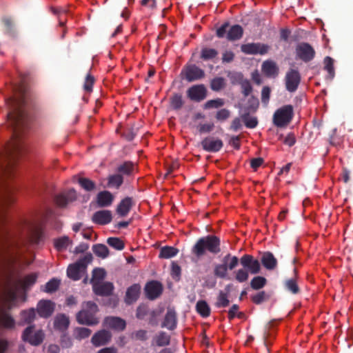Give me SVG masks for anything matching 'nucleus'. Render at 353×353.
I'll use <instances>...</instances> for the list:
<instances>
[{
    "mask_svg": "<svg viewBox=\"0 0 353 353\" xmlns=\"http://www.w3.org/2000/svg\"><path fill=\"white\" fill-rule=\"evenodd\" d=\"M6 103L8 108L7 125L12 132V138L0 150V248H17L7 226L6 209L14 202V188L8 181L14 175L16 160L26 151L21 137L28 130L29 117L25 110L26 95L24 92L8 99Z\"/></svg>",
    "mask_w": 353,
    "mask_h": 353,
    "instance_id": "nucleus-1",
    "label": "nucleus"
},
{
    "mask_svg": "<svg viewBox=\"0 0 353 353\" xmlns=\"http://www.w3.org/2000/svg\"><path fill=\"white\" fill-rule=\"evenodd\" d=\"M221 252V240L215 235H207L199 238L191 249L196 258L204 256L207 252L216 255Z\"/></svg>",
    "mask_w": 353,
    "mask_h": 353,
    "instance_id": "nucleus-2",
    "label": "nucleus"
},
{
    "mask_svg": "<svg viewBox=\"0 0 353 353\" xmlns=\"http://www.w3.org/2000/svg\"><path fill=\"white\" fill-rule=\"evenodd\" d=\"M98 305L93 301H84L81 304V310L77 313L76 319L79 324L93 326L99 324L97 316Z\"/></svg>",
    "mask_w": 353,
    "mask_h": 353,
    "instance_id": "nucleus-3",
    "label": "nucleus"
},
{
    "mask_svg": "<svg viewBox=\"0 0 353 353\" xmlns=\"http://www.w3.org/2000/svg\"><path fill=\"white\" fill-rule=\"evenodd\" d=\"M222 263L216 264L214 268V274L216 277L225 279L228 270H234L239 264V259L236 256L228 253L222 259Z\"/></svg>",
    "mask_w": 353,
    "mask_h": 353,
    "instance_id": "nucleus-4",
    "label": "nucleus"
},
{
    "mask_svg": "<svg viewBox=\"0 0 353 353\" xmlns=\"http://www.w3.org/2000/svg\"><path fill=\"white\" fill-rule=\"evenodd\" d=\"M294 116V110L292 105H285L277 109L273 115V123L278 128L287 126Z\"/></svg>",
    "mask_w": 353,
    "mask_h": 353,
    "instance_id": "nucleus-5",
    "label": "nucleus"
},
{
    "mask_svg": "<svg viewBox=\"0 0 353 353\" xmlns=\"http://www.w3.org/2000/svg\"><path fill=\"white\" fill-rule=\"evenodd\" d=\"M92 256L90 254H86L74 264L68 266L67 275L74 281H78L81 278L83 271L86 268L87 265L92 261Z\"/></svg>",
    "mask_w": 353,
    "mask_h": 353,
    "instance_id": "nucleus-6",
    "label": "nucleus"
},
{
    "mask_svg": "<svg viewBox=\"0 0 353 353\" xmlns=\"http://www.w3.org/2000/svg\"><path fill=\"white\" fill-rule=\"evenodd\" d=\"M295 54L296 59L308 63L314 59L316 52L310 43L301 42L296 46Z\"/></svg>",
    "mask_w": 353,
    "mask_h": 353,
    "instance_id": "nucleus-7",
    "label": "nucleus"
},
{
    "mask_svg": "<svg viewBox=\"0 0 353 353\" xmlns=\"http://www.w3.org/2000/svg\"><path fill=\"white\" fill-rule=\"evenodd\" d=\"M181 76L188 82H193L203 79L205 72L195 64L186 65L182 69Z\"/></svg>",
    "mask_w": 353,
    "mask_h": 353,
    "instance_id": "nucleus-8",
    "label": "nucleus"
},
{
    "mask_svg": "<svg viewBox=\"0 0 353 353\" xmlns=\"http://www.w3.org/2000/svg\"><path fill=\"white\" fill-rule=\"evenodd\" d=\"M34 325H30L23 332L21 338L23 341L29 343L30 345L37 346L43 341L44 334L41 330L34 332Z\"/></svg>",
    "mask_w": 353,
    "mask_h": 353,
    "instance_id": "nucleus-9",
    "label": "nucleus"
},
{
    "mask_svg": "<svg viewBox=\"0 0 353 353\" xmlns=\"http://www.w3.org/2000/svg\"><path fill=\"white\" fill-rule=\"evenodd\" d=\"M301 79L299 72L295 69H290L285 77L286 90L290 92H294L298 89Z\"/></svg>",
    "mask_w": 353,
    "mask_h": 353,
    "instance_id": "nucleus-10",
    "label": "nucleus"
},
{
    "mask_svg": "<svg viewBox=\"0 0 353 353\" xmlns=\"http://www.w3.org/2000/svg\"><path fill=\"white\" fill-rule=\"evenodd\" d=\"M208 90L203 84L194 85L187 90L188 98L194 102H201L207 97Z\"/></svg>",
    "mask_w": 353,
    "mask_h": 353,
    "instance_id": "nucleus-11",
    "label": "nucleus"
},
{
    "mask_svg": "<svg viewBox=\"0 0 353 353\" xmlns=\"http://www.w3.org/2000/svg\"><path fill=\"white\" fill-rule=\"evenodd\" d=\"M270 47L261 43H249L241 46V51L246 54H265L269 50Z\"/></svg>",
    "mask_w": 353,
    "mask_h": 353,
    "instance_id": "nucleus-12",
    "label": "nucleus"
},
{
    "mask_svg": "<svg viewBox=\"0 0 353 353\" xmlns=\"http://www.w3.org/2000/svg\"><path fill=\"white\" fill-rule=\"evenodd\" d=\"M201 145L206 152H217L223 147V142L221 139L207 137L201 141Z\"/></svg>",
    "mask_w": 353,
    "mask_h": 353,
    "instance_id": "nucleus-13",
    "label": "nucleus"
},
{
    "mask_svg": "<svg viewBox=\"0 0 353 353\" xmlns=\"http://www.w3.org/2000/svg\"><path fill=\"white\" fill-rule=\"evenodd\" d=\"M241 265L248 269L251 274H258L261 270V265L259 260L254 259L250 254H244L239 259Z\"/></svg>",
    "mask_w": 353,
    "mask_h": 353,
    "instance_id": "nucleus-14",
    "label": "nucleus"
},
{
    "mask_svg": "<svg viewBox=\"0 0 353 353\" xmlns=\"http://www.w3.org/2000/svg\"><path fill=\"white\" fill-rule=\"evenodd\" d=\"M55 304L50 300H40L37 305V312L41 318L48 319L54 312Z\"/></svg>",
    "mask_w": 353,
    "mask_h": 353,
    "instance_id": "nucleus-15",
    "label": "nucleus"
},
{
    "mask_svg": "<svg viewBox=\"0 0 353 353\" xmlns=\"http://www.w3.org/2000/svg\"><path fill=\"white\" fill-rule=\"evenodd\" d=\"M77 197L75 190L70 189L57 194L54 198V201L59 207L64 208L70 203L74 201Z\"/></svg>",
    "mask_w": 353,
    "mask_h": 353,
    "instance_id": "nucleus-16",
    "label": "nucleus"
},
{
    "mask_svg": "<svg viewBox=\"0 0 353 353\" xmlns=\"http://www.w3.org/2000/svg\"><path fill=\"white\" fill-rule=\"evenodd\" d=\"M112 339V334L106 330H101L92 336L91 343L94 347L107 345Z\"/></svg>",
    "mask_w": 353,
    "mask_h": 353,
    "instance_id": "nucleus-17",
    "label": "nucleus"
},
{
    "mask_svg": "<svg viewBox=\"0 0 353 353\" xmlns=\"http://www.w3.org/2000/svg\"><path fill=\"white\" fill-rule=\"evenodd\" d=\"M163 291L161 283L157 281H152L145 286V292L147 297L150 300H154L159 297Z\"/></svg>",
    "mask_w": 353,
    "mask_h": 353,
    "instance_id": "nucleus-18",
    "label": "nucleus"
},
{
    "mask_svg": "<svg viewBox=\"0 0 353 353\" xmlns=\"http://www.w3.org/2000/svg\"><path fill=\"white\" fill-rule=\"evenodd\" d=\"M92 290L95 294L101 296H108L112 294L114 285L110 282H94Z\"/></svg>",
    "mask_w": 353,
    "mask_h": 353,
    "instance_id": "nucleus-19",
    "label": "nucleus"
},
{
    "mask_svg": "<svg viewBox=\"0 0 353 353\" xmlns=\"http://www.w3.org/2000/svg\"><path fill=\"white\" fill-rule=\"evenodd\" d=\"M234 83L240 85L241 93L245 97H249L251 94L253 90L251 82L249 79L244 78L241 73H236L235 74Z\"/></svg>",
    "mask_w": 353,
    "mask_h": 353,
    "instance_id": "nucleus-20",
    "label": "nucleus"
},
{
    "mask_svg": "<svg viewBox=\"0 0 353 353\" xmlns=\"http://www.w3.org/2000/svg\"><path fill=\"white\" fill-rule=\"evenodd\" d=\"M112 212L108 210H101L94 212L92 216L93 223L104 225L110 223L112 221Z\"/></svg>",
    "mask_w": 353,
    "mask_h": 353,
    "instance_id": "nucleus-21",
    "label": "nucleus"
},
{
    "mask_svg": "<svg viewBox=\"0 0 353 353\" xmlns=\"http://www.w3.org/2000/svg\"><path fill=\"white\" fill-rule=\"evenodd\" d=\"M134 205L135 202L133 199L132 197L127 196L119 202L117 207L116 212L121 217L126 216Z\"/></svg>",
    "mask_w": 353,
    "mask_h": 353,
    "instance_id": "nucleus-22",
    "label": "nucleus"
},
{
    "mask_svg": "<svg viewBox=\"0 0 353 353\" xmlns=\"http://www.w3.org/2000/svg\"><path fill=\"white\" fill-rule=\"evenodd\" d=\"M104 324L105 326L118 331H123L126 327L125 321L117 316L105 317Z\"/></svg>",
    "mask_w": 353,
    "mask_h": 353,
    "instance_id": "nucleus-23",
    "label": "nucleus"
},
{
    "mask_svg": "<svg viewBox=\"0 0 353 353\" xmlns=\"http://www.w3.org/2000/svg\"><path fill=\"white\" fill-rule=\"evenodd\" d=\"M114 199L113 194L108 190L99 192L96 198L97 205L100 208L110 206L113 203Z\"/></svg>",
    "mask_w": 353,
    "mask_h": 353,
    "instance_id": "nucleus-24",
    "label": "nucleus"
},
{
    "mask_svg": "<svg viewBox=\"0 0 353 353\" xmlns=\"http://www.w3.org/2000/svg\"><path fill=\"white\" fill-rule=\"evenodd\" d=\"M4 27V32L8 36L15 38L17 36V31L14 19L11 17L5 16L1 19Z\"/></svg>",
    "mask_w": 353,
    "mask_h": 353,
    "instance_id": "nucleus-25",
    "label": "nucleus"
},
{
    "mask_svg": "<svg viewBox=\"0 0 353 353\" xmlns=\"http://www.w3.org/2000/svg\"><path fill=\"white\" fill-rule=\"evenodd\" d=\"M162 327H166L170 330H173L176 327V314L173 309L168 308L161 325Z\"/></svg>",
    "mask_w": 353,
    "mask_h": 353,
    "instance_id": "nucleus-26",
    "label": "nucleus"
},
{
    "mask_svg": "<svg viewBox=\"0 0 353 353\" xmlns=\"http://www.w3.org/2000/svg\"><path fill=\"white\" fill-rule=\"evenodd\" d=\"M259 106V101L256 97L250 95L247 102L240 106V112L254 113Z\"/></svg>",
    "mask_w": 353,
    "mask_h": 353,
    "instance_id": "nucleus-27",
    "label": "nucleus"
},
{
    "mask_svg": "<svg viewBox=\"0 0 353 353\" xmlns=\"http://www.w3.org/2000/svg\"><path fill=\"white\" fill-rule=\"evenodd\" d=\"M141 286L139 284H133L127 289L125 301L127 304L130 305L135 302L140 294Z\"/></svg>",
    "mask_w": 353,
    "mask_h": 353,
    "instance_id": "nucleus-28",
    "label": "nucleus"
},
{
    "mask_svg": "<svg viewBox=\"0 0 353 353\" xmlns=\"http://www.w3.org/2000/svg\"><path fill=\"white\" fill-rule=\"evenodd\" d=\"M261 261L262 265L269 270H274L277 266V260L270 252H265L262 254Z\"/></svg>",
    "mask_w": 353,
    "mask_h": 353,
    "instance_id": "nucleus-29",
    "label": "nucleus"
},
{
    "mask_svg": "<svg viewBox=\"0 0 353 353\" xmlns=\"http://www.w3.org/2000/svg\"><path fill=\"white\" fill-rule=\"evenodd\" d=\"M262 71L268 77H274L279 74V68L273 61H265L262 64Z\"/></svg>",
    "mask_w": 353,
    "mask_h": 353,
    "instance_id": "nucleus-30",
    "label": "nucleus"
},
{
    "mask_svg": "<svg viewBox=\"0 0 353 353\" xmlns=\"http://www.w3.org/2000/svg\"><path fill=\"white\" fill-rule=\"evenodd\" d=\"M243 34L242 27L239 25H234L228 29L226 38L228 41H236L242 37Z\"/></svg>",
    "mask_w": 353,
    "mask_h": 353,
    "instance_id": "nucleus-31",
    "label": "nucleus"
},
{
    "mask_svg": "<svg viewBox=\"0 0 353 353\" xmlns=\"http://www.w3.org/2000/svg\"><path fill=\"white\" fill-rule=\"evenodd\" d=\"M0 326L6 329H12L15 326L14 319L6 312H0Z\"/></svg>",
    "mask_w": 353,
    "mask_h": 353,
    "instance_id": "nucleus-32",
    "label": "nucleus"
},
{
    "mask_svg": "<svg viewBox=\"0 0 353 353\" xmlns=\"http://www.w3.org/2000/svg\"><path fill=\"white\" fill-rule=\"evenodd\" d=\"M136 168V165L132 161H125L122 164L119 165L117 170L120 174H124L127 176L132 175Z\"/></svg>",
    "mask_w": 353,
    "mask_h": 353,
    "instance_id": "nucleus-33",
    "label": "nucleus"
},
{
    "mask_svg": "<svg viewBox=\"0 0 353 353\" xmlns=\"http://www.w3.org/2000/svg\"><path fill=\"white\" fill-rule=\"evenodd\" d=\"M250 112H240L241 118L245 127L249 129L255 128L258 125V119L256 117H251Z\"/></svg>",
    "mask_w": 353,
    "mask_h": 353,
    "instance_id": "nucleus-34",
    "label": "nucleus"
},
{
    "mask_svg": "<svg viewBox=\"0 0 353 353\" xmlns=\"http://www.w3.org/2000/svg\"><path fill=\"white\" fill-rule=\"evenodd\" d=\"M70 321L68 317L63 314L57 315L54 319V325L55 328L59 330H63L68 327Z\"/></svg>",
    "mask_w": 353,
    "mask_h": 353,
    "instance_id": "nucleus-35",
    "label": "nucleus"
},
{
    "mask_svg": "<svg viewBox=\"0 0 353 353\" xmlns=\"http://www.w3.org/2000/svg\"><path fill=\"white\" fill-rule=\"evenodd\" d=\"M20 316L23 323L30 324L32 323L36 318V310L33 307L22 310L20 313Z\"/></svg>",
    "mask_w": 353,
    "mask_h": 353,
    "instance_id": "nucleus-36",
    "label": "nucleus"
},
{
    "mask_svg": "<svg viewBox=\"0 0 353 353\" xmlns=\"http://www.w3.org/2000/svg\"><path fill=\"white\" fill-rule=\"evenodd\" d=\"M228 292H224L223 290H220L219 294L216 298V301L215 303V307L217 308L226 307L230 304V301L228 299Z\"/></svg>",
    "mask_w": 353,
    "mask_h": 353,
    "instance_id": "nucleus-37",
    "label": "nucleus"
},
{
    "mask_svg": "<svg viewBox=\"0 0 353 353\" xmlns=\"http://www.w3.org/2000/svg\"><path fill=\"white\" fill-rule=\"evenodd\" d=\"M196 310L203 318L210 315V307L205 301H199L196 304Z\"/></svg>",
    "mask_w": 353,
    "mask_h": 353,
    "instance_id": "nucleus-38",
    "label": "nucleus"
},
{
    "mask_svg": "<svg viewBox=\"0 0 353 353\" xmlns=\"http://www.w3.org/2000/svg\"><path fill=\"white\" fill-rule=\"evenodd\" d=\"M179 250L172 246H164L160 250L159 257L161 259H170L176 256Z\"/></svg>",
    "mask_w": 353,
    "mask_h": 353,
    "instance_id": "nucleus-39",
    "label": "nucleus"
},
{
    "mask_svg": "<svg viewBox=\"0 0 353 353\" xmlns=\"http://www.w3.org/2000/svg\"><path fill=\"white\" fill-rule=\"evenodd\" d=\"M123 183V177L121 174H115L110 175L108 179V186L119 189Z\"/></svg>",
    "mask_w": 353,
    "mask_h": 353,
    "instance_id": "nucleus-40",
    "label": "nucleus"
},
{
    "mask_svg": "<svg viewBox=\"0 0 353 353\" xmlns=\"http://www.w3.org/2000/svg\"><path fill=\"white\" fill-rule=\"evenodd\" d=\"M37 279V274L35 273H32L26 276L23 280L19 281V283L23 290H28L36 283Z\"/></svg>",
    "mask_w": 353,
    "mask_h": 353,
    "instance_id": "nucleus-41",
    "label": "nucleus"
},
{
    "mask_svg": "<svg viewBox=\"0 0 353 353\" xmlns=\"http://www.w3.org/2000/svg\"><path fill=\"white\" fill-rule=\"evenodd\" d=\"M79 185L87 192H92L96 190L97 185L95 182L85 177H79L78 179Z\"/></svg>",
    "mask_w": 353,
    "mask_h": 353,
    "instance_id": "nucleus-42",
    "label": "nucleus"
},
{
    "mask_svg": "<svg viewBox=\"0 0 353 353\" xmlns=\"http://www.w3.org/2000/svg\"><path fill=\"white\" fill-rule=\"evenodd\" d=\"M154 341L159 347L167 346L170 343V336L161 331L154 337Z\"/></svg>",
    "mask_w": 353,
    "mask_h": 353,
    "instance_id": "nucleus-43",
    "label": "nucleus"
},
{
    "mask_svg": "<svg viewBox=\"0 0 353 353\" xmlns=\"http://www.w3.org/2000/svg\"><path fill=\"white\" fill-rule=\"evenodd\" d=\"M285 288L293 294L299 293L300 288L298 286L296 278L286 279L284 282Z\"/></svg>",
    "mask_w": 353,
    "mask_h": 353,
    "instance_id": "nucleus-44",
    "label": "nucleus"
},
{
    "mask_svg": "<svg viewBox=\"0 0 353 353\" xmlns=\"http://www.w3.org/2000/svg\"><path fill=\"white\" fill-rule=\"evenodd\" d=\"M92 250L96 256L102 259H105L109 255V249L104 244H97L93 245Z\"/></svg>",
    "mask_w": 353,
    "mask_h": 353,
    "instance_id": "nucleus-45",
    "label": "nucleus"
},
{
    "mask_svg": "<svg viewBox=\"0 0 353 353\" xmlns=\"http://www.w3.org/2000/svg\"><path fill=\"white\" fill-rule=\"evenodd\" d=\"M71 243L72 241L67 236L56 239L54 243L55 248L59 251L66 249L68 245Z\"/></svg>",
    "mask_w": 353,
    "mask_h": 353,
    "instance_id": "nucleus-46",
    "label": "nucleus"
},
{
    "mask_svg": "<svg viewBox=\"0 0 353 353\" xmlns=\"http://www.w3.org/2000/svg\"><path fill=\"white\" fill-rule=\"evenodd\" d=\"M267 283V279L261 276L254 277L250 281V287L254 290L263 288Z\"/></svg>",
    "mask_w": 353,
    "mask_h": 353,
    "instance_id": "nucleus-47",
    "label": "nucleus"
},
{
    "mask_svg": "<svg viewBox=\"0 0 353 353\" xmlns=\"http://www.w3.org/2000/svg\"><path fill=\"white\" fill-rule=\"evenodd\" d=\"M91 333L92 330L90 329L84 327H77L74 330V336L78 340L88 338Z\"/></svg>",
    "mask_w": 353,
    "mask_h": 353,
    "instance_id": "nucleus-48",
    "label": "nucleus"
},
{
    "mask_svg": "<svg viewBox=\"0 0 353 353\" xmlns=\"http://www.w3.org/2000/svg\"><path fill=\"white\" fill-rule=\"evenodd\" d=\"M60 280L53 278L46 283L43 290L47 293H53L58 290Z\"/></svg>",
    "mask_w": 353,
    "mask_h": 353,
    "instance_id": "nucleus-49",
    "label": "nucleus"
},
{
    "mask_svg": "<svg viewBox=\"0 0 353 353\" xmlns=\"http://www.w3.org/2000/svg\"><path fill=\"white\" fill-rule=\"evenodd\" d=\"M218 54V52L213 48H203L201 51V59L208 61L215 58Z\"/></svg>",
    "mask_w": 353,
    "mask_h": 353,
    "instance_id": "nucleus-50",
    "label": "nucleus"
},
{
    "mask_svg": "<svg viewBox=\"0 0 353 353\" xmlns=\"http://www.w3.org/2000/svg\"><path fill=\"white\" fill-rule=\"evenodd\" d=\"M324 69L327 71L330 78L333 79L335 74L334 68V59L330 57H325L324 59Z\"/></svg>",
    "mask_w": 353,
    "mask_h": 353,
    "instance_id": "nucleus-51",
    "label": "nucleus"
},
{
    "mask_svg": "<svg viewBox=\"0 0 353 353\" xmlns=\"http://www.w3.org/2000/svg\"><path fill=\"white\" fill-rule=\"evenodd\" d=\"M183 100L182 95L180 94H174L170 99V104L174 110H179L183 105Z\"/></svg>",
    "mask_w": 353,
    "mask_h": 353,
    "instance_id": "nucleus-52",
    "label": "nucleus"
},
{
    "mask_svg": "<svg viewBox=\"0 0 353 353\" xmlns=\"http://www.w3.org/2000/svg\"><path fill=\"white\" fill-rule=\"evenodd\" d=\"M225 79L223 77L214 78L210 82V88L218 92L225 87Z\"/></svg>",
    "mask_w": 353,
    "mask_h": 353,
    "instance_id": "nucleus-53",
    "label": "nucleus"
},
{
    "mask_svg": "<svg viewBox=\"0 0 353 353\" xmlns=\"http://www.w3.org/2000/svg\"><path fill=\"white\" fill-rule=\"evenodd\" d=\"M107 243L110 246L117 250H122L124 249L125 247L123 241L117 237L108 238L107 240Z\"/></svg>",
    "mask_w": 353,
    "mask_h": 353,
    "instance_id": "nucleus-54",
    "label": "nucleus"
},
{
    "mask_svg": "<svg viewBox=\"0 0 353 353\" xmlns=\"http://www.w3.org/2000/svg\"><path fill=\"white\" fill-rule=\"evenodd\" d=\"M268 299L269 296L265 291H261L251 296L252 301L256 305L262 303L263 302L267 301Z\"/></svg>",
    "mask_w": 353,
    "mask_h": 353,
    "instance_id": "nucleus-55",
    "label": "nucleus"
},
{
    "mask_svg": "<svg viewBox=\"0 0 353 353\" xmlns=\"http://www.w3.org/2000/svg\"><path fill=\"white\" fill-rule=\"evenodd\" d=\"M105 276V272L103 268H95L92 271V283L94 282H100V281L103 280Z\"/></svg>",
    "mask_w": 353,
    "mask_h": 353,
    "instance_id": "nucleus-56",
    "label": "nucleus"
},
{
    "mask_svg": "<svg viewBox=\"0 0 353 353\" xmlns=\"http://www.w3.org/2000/svg\"><path fill=\"white\" fill-rule=\"evenodd\" d=\"M248 271L244 268L238 270L235 272V279L239 283H243L248 279Z\"/></svg>",
    "mask_w": 353,
    "mask_h": 353,
    "instance_id": "nucleus-57",
    "label": "nucleus"
},
{
    "mask_svg": "<svg viewBox=\"0 0 353 353\" xmlns=\"http://www.w3.org/2000/svg\"><path fill=\"white\" fill-rule=\"evenodd\" d=\"M224 105L223 99H212L209 100L205 103V109H210V108H218Z\"/></svg>",
    "mask_w": 353,
    "mask_h": 353,
    "instance_id": "nucleus-58",
    "label": "nucleus"
},
{
    "mask_svg": "<svg viewBox=\"0 0 353 353\" xmlns=\"http://www.w3.org/2000/svg\"><path fill=\"white\" fill-rule=\"evenodd\" d=\"M94 81V77L90 74H88L85 79L83 89L88 92H91Z\"/></svg>",
    "mask_w": 353,
    "mask_h": 353,
    "instance_id": "nucleus-59",
    "label": "nucleus"
},
{
    "mask_svg": "<svg viewBox=\"0 0 353 353\" xmlns=\"http://www.w3.org/2000/svg\"><path fill=\"white\" fill-rule=\"evenodd\" d=\"M271 90L268 86H264L261 90V101L263 104L267 105L270 97Z\"/></svg>",
    "mask_w": 353,
    "mask_h": 353,
    "instance_id": "nucleus-60",
    "label": "nucleus"
},
{
    "mask_svg": "<svg viewBox=\"0 0 353 353\" xmlns=\"http://www.w3.org/2000/svg\"><path fill=\"white\" fill-rule=\"evenodd\" d=\"M181 267L175 262L172 263L171 274L173 279L179 280L181 276Z\"/></svg>",
    "mask_w": 353,
    "mask_h": 353,
    "instance_id": "nucleus-61",
    "label": "nucleus"
},
{
    "mask_svg": "<svg viewBox=\"0 0 353 353\" xmlns=\"http://www.w3.org/2000/svg\"><path fill=\"white\" fill-rule=\"evenodd\" d=\"M229 27L230 24L228 22L223 23L220 28H219L216 30V36L219 38H223L226 37Z\"/></svg>",
    "mask_w": 353,
    "mask_h": 353,
    "instance_id": "nucleus-62",
    "label": "nucleus"
},
{
    "mask_svg": "<svg viewBox=\"0 0 353 353\" xmlns=\"http://www.w3.org/2000/svg\"><path fill=\"white\" fill-rule=\"evenodd\" d=\"M214 128V125L212 123H204V124H199L198 125V130L200 133H209Z\"/></svg>",
    "mask_w": 353,
    "mask_h": 353,
    "instance_id": "nucleus-63",
    "label": "nucleus"
},
{
    "mask_svg": "<svg viewBox=\"0 0 353 353\" xmlns=\"http://www.w3.org/2000/svg\"><path fill=\"white\" fill-rule=\"evenodd\" d=\"M230 115V111L227 109L223 108V109L219 110L216 112L215 117L219 121H225L228 118H229Z\"/></svg>",
    "mask_w": 353,
    "mask_h": 353,
    "instance_id": "nucleus-64",
    "label": "nucleus"
}]
</instances>
